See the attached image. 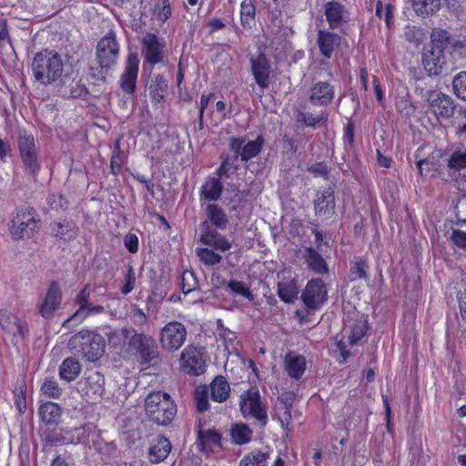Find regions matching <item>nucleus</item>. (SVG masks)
Listing matches in <instances>:
<instances>
[{
    "mask_svg": "<svg viewBox=\"0 0 466 466\" xmlns=\"http://www.w3.org/2000/svg\"><path fill=\"white\" fill-rule=\"evenodd\" d=\"M126 352L137 360L141 365H148L158 358V350L156 340L150 335L137 332L132 327H124L120 329Z\"/></svg>",
    "mask_w": 466,
    "mask_h": 466,
    "instance_id": "obj_1",
    "label": "nucleus"
},
{
    "mask_svg": "<svg viewBox=\"0 0 466 466\" xmlns=\"http://www.w3.org/2000/svg\"><path fill=\"white\" fill-rule=\"evenodd\" d=\"M32 73L35 81L49 86L62 80L64 63L61 56L54 51L45 49L36 53L32 62Z\"/></svg>",
    "mask_w": 466,
    "mask_h": 466,
    "instance_id": "obj_2",
    "label": "nucleus"
},
{
    "mask_svg": "<svg viewBox=\"0 0 466 466\" xmlns=\"http://www.w3.org/2000/svg\"><path fill=\"white\" fill-rule=\"evenodd\" d=\"M145 411L147 417L152 422L167 426L177 414V405L168 393L157 390L150 392L147 396Z\"/></svg>",
    "mask_w": 466,
    "mask_h": 466,
    "instance_id": "obj_3",
    "label": "nucleus"
},
{
    "mask_svg": "<svg viewBox=\"0 0 466 466\" xmlns=\"http://www.w3.org/2000/svg\"><path fill=\"white\" fill-rule=\"evenodd\" d=\"M68 348L73 354L94 362L103 356L105 340L100 334L84 329L70 338Z\"/></svg>",
    "mask_w": 466,
    "mask_h": 466,
    "instance_id": "obj_4",
    "label": "nucleus"
},
{
    "mask_svg": "<svg viewBox=\"0 0 466 466\" xmlns=\"http://www.w3.org/2000/svg\"><path fill=\"white\" fill-rule=\"evenodd\" d=\"M39 223V215L33 207H18L13 212L8 229L13 239H28L38 232Z\"/></svg>",
    "mask_w": 466,
    "mask_h": 466,
    "instance_id": "obj_5",
    "label": "nucleus"
},
{
    "mask_svg": "<svg viewBox=\"0 0 466 466\" xmlns=\"http://www.w3.org/2000/svg\"><path fill=\"white\" fill-rule=\"evenodd\" d=\"M301 300L306 312L297 310L296 316L300 322H309L310 319L308 316L319 309L328 300V289L325 282L319 278L310 279L302 291Z\"/></svg>",
    "mask_w": 466,
    "mask_h": 466,
    "instance_id": "obj_6",
    "label": "nucleus"
},
{
    "mask_svg": "<svg viewBox=\"0 0 466 466\" xmlns=\"http://www.w3.org/2000/svg\"><path fill=\"white\" fill-rule=\"evenodd\" d=\"M239 410L247 420H254L260 428H264L268 421L267 404L257 389L244 390L239 399Z\"/></svg>",
    "mask_w": 466,
    "mask_h": 466,
    "instance_id": "obj_7",
    "label": "nucleus"
},
{
    "mask_svg": "<svg viewBox=\"0 0 466 466\" xmlns=\"http://www.w3.org/2000/svg\"><path fill=\"white\" fill-rule=\"evenodd\" d=\"M369 323L363 316L357 314L356 318H348L344 322L342 338L337 343V348L343 358V361L350 356L349 347L358 344L367 334Z\"/></svg>",
    "mask_w": 466,
    "mask_h": 466,
    "instance_id": "obj_8",
    "label": "nucleus"
},
{
    "mask_svg": "<svg viewBox=\"0 0 466 466\" xmlns=\"http://www.w3.org/2000/svg\"><path fill=\"white\" fill-rule=\"evenodd\" d=\"M17 147L25 170L33 176L40 171L38 153L35 137L25 129L19 130L17 136Z\"/></svg>",
    "mask_w": 466,
    "mask_h": 466,
    "instance_id": "obj_9",
    "label": "nucleus"
},
{
    "mask_svg": "<svg viewBox=\"0 0 466 466\" xmlns=\"http://www.w3.org/2000/svg\"><path fill=\"white\" fill-rule=\"evenodd\" d=\"M166 43L155 33H147L141 39V56L144 65L153 68L165 58Z\"/></svg>",
    "mask_w": 466,
    "mask_h": 466,
    "instance_id": "obj_10",
    "label": "nucleus"
},
{
    "mask_svg": "<svg viewBox=\"0 0 466 466\" xmlns=\"http://www.w3.org/2000/svg\"><path fill=\"white\" fill-rule=\"evenodd\" d=\"M187 335V332L185 325L179 321L172 320L161 329L159 342L163 350L173 352L183 346Z\"/></svg>",
    "mask_w": 466,
    "mask_h": 466,
    "instance_id": "obj_11",
    "label": "nucleus"
},
{
    "mask_svg": "<svg viewBox=\"0 0 466 466\" xmlns=\"http://www.w3.org/2000/svg\"><path fill=\"white\" fill-rule=\"evenodd\" d=\"M139 64L140 60L137 53L129 52L118 80L119 88L128 96H133L137 91Z\"/></svg>",
    "mask_w": 466,
    "mask_h": 466,
    "instance_id": "obj_12",
    "label": "nucleus"
},
{
    "mask_svg": "<svg viewBox=\"0 0 466 466\" xmlns=\"http://www.w3.org/2000/svg\"><path fill=\"white\" fill-rule=\"evenodd\" d=\"M0 328L12 337L14 345L22 342L29 333L27 322L6 309H0Z\"/></svg>",
    "mask_w": 466,
    "mask_h": 466,
    "instance_id": "obj_13",
    "label": "nucleus"
},
{
    "mask_svg": "<svg viewBox=\"0 0 466 466\" xmlns=\"http://www.w3.org/2000/svg\"><path fill=\"white\" fill-rule=\"evenodd\" d=\"M119 55V44L115 34L109 33L104 35L97 43L96 60L101 67L107 71L117 60Z\"/></svg>",
    "mask_w": 466,
    "mask_h": 466,
    "instance_id": "obj_14",
    "label": "nucleus"
},
{
    "mask_svg": "<svg viewBox=\"0 0 466 466\" xmlns=\"http://www.w3.org/2000/svg\"><path fill=\"white\" fill-rule=\"evenodd\" d=\"M181 368L192 376H198L205 372V351L203 348L192 345L187 346L181 353Z\"/></svg>",
    "mask_w": 466,
    "mask_h": 466,
    "instance_id": "obj_15",
    "label": "nucleus"
},
{
    "mask_svg": "<svg viewBox=\"0 0 466 466\" xmlns=\"http://www.w3.org/2000/svg\"><path fill=\"white\" fill-rule=\"evenodd\" d=\"M250 71L256 84L263 91L270 85L271 79V61L268 56L259 52L256 56H252L249 59Z\"/></svg>",
    "mask_w": 466,
    "mask_h": 466,
    "instance_id": "obj_16",
    "label": "nucleus"
},
{
    "mask_svg": "<svg viewBox=\"0 0 466 466\" xmlns=\"http://www.w3.org/2000/svg\"><path fill=\"white\" fill-rule=\"evenodd\" d=\"M62 299L63 294L59 283L55 280L51 281L47 288L45 299L39 306V314L44 319H51L55 312L60 308Z\"/></svg>",
    "mask_w": 466,
    "mask_h": 466,
    "instance_id": "obj_17",
    "label": "nucleus"
},
{
    "mask_svg": "<svg viewBox=\"0 0 466 466\" xmlns=\"http://www.w3.org/2000/svg\"><path fill=\"white\" fill-rule=\"evenodd\" d=\"M341 35L330 29H319L317 34L316 45L319 54L326 59H330L341 45Z\"/></svg>",
    "mask_w": 466,
    "mask_h": 466,
    "instance_id": "obj_18",
    "label": "nucleus"
},
{
    "mask_svg": "<svg viewBox=\"0 0 466 466\" xmlns=\"http://www.w3.org/2000/svg\"><path fill=\"white\" fill-rule=\"evenodd\" d=\"M90 297V287L86 284L75 298V304L78 305V309L67 319V321H82L88 315L100 313L103 311V306H92L88 303Z\"/></svg>",
    "mask_w": 466,
    "mask_h": 466,
    "instance_id": "obj_19",
    "label": "nucleus"
},
{
    "mask_svg": "<svg viewBox=\"0 0 466 466\" xmlns=\"http://www.w3.org/2000/svg\"><path fill=\"white\" fill-rule=\"evenodd\" d=\"M324 15L330 30L339 29L349 21V12L345 5L339 1L327 2L324 5Z\"/></svg>",
    "mask_w": 466,
    "mask_h": 466,
    "instance_id": "obj_20",
    "label": "nucleus"
},
{
    "mask_svg": "<svg viewBox=\"0 0 466 466\" xmlns=\"http://www.w3.org/2000/svg\"><path fill=\"white\" fill-rule=\"evenodd\" d=\"M313 205L316 216L325 218H330L335 209L334 190L330 187L319 190Z\"/></svg>",
    "mask_w": 466,
    "mask_h": 466,
    "instance_id": "obj_21",
    "label": "nucleus"
},
{
    "mask_svg": "<svg viewBox=\"0 0 466 466\" xmlns=\"http://www.w3.org/2000/svg\"><path fill=\"white\" fill-rule=\"evenodd\" d=\"M335 97L334 86L327 81H319L309 89V101L314 106H328Z\"/></svg>",
    "mask_w": 466,
    "mask_h": 466,
    "instance_id": "obj_22",
    "label": "nucleus"
},
{
    "mask_svg": "<svg viewBox=\"0 0 466 466\" xmlns=\"http://www.w3.org/2000/svg\"><path fill=\"white\" fill-rule=\"evenodd\" d=\"M430 107L434 116L439 118H449L453 115V100L443 93H436L430 97Z\"/></svg>",
    "mask_w": 466,
    "mask_h": 466,
    "instance_id": "obj_23",
    "label": "nucleus"
},
{
    "mask_svg": "<svg viewBox=\"0 0 466 466\" xmlns=\"http://www.w3.org/2000/svg\"><path fill=\"white\" fill-rule=\"evenodd\" d=\"M224 191L223 181L215 176H208L199 188L200 201L216 202L222 197Z\"/></svg>",
    "mask_w": 466,
    "mask_h": 466,
    "instance_id": "obj_24",
    "label": "nucleus"
},
{
    "mask_svg": "<svg viewBox=\"0 0 466 466\" xmlns=\"http://www.w3.org/2000/svg\"><path fill=\"white\" fill-rule=\"evenodd\" d=\"M284 369L294 380H299L307 369V360L303 355L288 352L284 357Z\"/></svg>",
    "mask_w": 466,
    "mask_h": 466,
    "instance_id": "obj_25",
    "label": "nucleus"
},
{
    "mask_svg": "<svg viewBox=\"0 0 466 466\" xmlns=\"http://www.w3.org/2000/svg\"><path fill=\"white\" fill-rule=\"evenodd\" d=\"M200 241L202 244L221 252L228 251L232 247L231 242L225 236L209 228L201 230Z\"/></svg>",
    "mask_w": 466,
    "mask_h": 466,
    "instance_id": "obj_26",
    "label": "nucleus"
},
{
    "mask_svg": "<svg viewBox=\"0 0 466 466\" xmlns=\"http://www.w3.org/2000/svg\"><path fill=\"white\" fill-rule=\"evenodd\" d=\"M197 441L201 451H211L215 448L222 447V435L218 430L214 428L204 430L199 426Z\"/></svg>",
    "mask_w": 466,
    "mask_h": 466,
    "instance_id": "obj_27",
    "label": "nucleus"
},
{
    "mask_svg": "<svg viewBox=\"0 0 466 466\" xmlns=\"http://www.w3.org/2000/svg\"><path fill=\"white\" fill-rule=\"evenodd\" d=\"M170 441L163 435H157L151 442L148 450V458L153 463L163 461L171 451Z\"/></svg>",
    "mask_w": 466,
    "mask_h": 466,
    "instance_id": "obj_28",
    "label": "nucleus"
},
{
    "mask_svg": "<svg viewBox=\"0 0 466 466\" xmlns=\"http://www.w3.org/2000/svg\"><path fill=\"white\" fill-rule=\"evenodd\" d=\"M304 262L307 268L319 275H324L329 272L328 264L322 255L312 247L305 248L303 255Z\"/></svg>",
    "mask_w": 466,
    "mask_h": 466,
    "instance_id": "obj_29",
    "label": "nucleus"
},
{
    "mask_svg": "<svg viewBox=\"0 0 466 466\" xmlns=\"http://www.w3.org/2000/svg\"><path fill=\"white\" fill-rule=\"evenodd\" d=\"M208 389L210 398L215 402L222 403L229 398L230 386L222 375L216 376Z\"/></svg>",
    "mask_w": 466,
    "mask_h": 466,
    "instance_id": "obj_30",
    "label": "nucleus"
},
{
    "mask_svg": "<svg viewBox=\"0 0 466 466\" xmlns=\"http://www.w3.org/2000/svg\"><path fill=\"white\" fill-rule=\"evenodd\" d=\"M61 415L62 408L57 403L46 401L39 406V417L43 424H59Z\"/></svg>",
    "mask_w": 466,
    "mask_h": 466,
    "instance_id": "obj_31",
    "label": "nucleus"
},
{
    "mask_svg": "<svg viewBox=\"0 0 466 466\" xmlns=\"http://www.w3.org/2000/svg\"><path fill=\"white\" fill-rule=\"evenodd\" d=\"M59 424H43L39 430V436L46 446H54L62 444L65 441L63 431L58 427Z\"/></svg>",
    "mask_w": 466,
    "mask_h": 466,
    "instance_id": "obj_32",
    "label": "nucleus"
},
{
    "mask_svg": "<svg viewBox=\"0 0 466 466\" xmlns=\"http://www.w3.org/2000/svg\"><path fill=\"white\" fill-rule=\"evenodd\" d=\"M206 215L211 225L218 229H225L228 224V218L225 210L216 203H209L205 208Z\"/></svg>",
    "mask_w": 466,
    "mask_h": 466,
    "instance_id": "obj_33",
    "label": "nucleus"
},
{
    "mask_svg": "<svg viewBox=\"0 0 466 466\" xmlns=\"http://www.w3.org/2000/svg\"><path fill=\"white\" fill-rule=\"evenodd\" d=\"M253 431L244 422H238L231 425L230 440L235 445L242 446L251 441Z\"/></svg>",
    "mask_w": 466,
    "mask_h": 466,
    "instance_id": "obj_34",
    "label": "nucleus"
},
{
    "mask_svg": "<svg viewBox=\"0 0 466 466\" xmlns=\"http://www.w3.org/2000/svg\"><path fill=\"white\" fill-rule=\"evenodd\" d=\"M410 3L415 14L421 17L435 15L441 6V0H410Z\"/></svg>",
    "mask_w": 466,
    "mask_h": 466,
    "instance_id": "obj_35",
    "label": "nucleus"
},
{
    "mask_svg": "<svg viewBox=\"0 0 466 466\" xmlns=\"http://www.w3.org/2000/svg\"><path fill=\"white\" fill-rule=\"evenodd\" d=\"M299 287L297 280L282 279L278 283V296L285 303L294 302L299 295Z\"/></svg>",
    "mask_w": 466,
    "mask_h": 466,
    "instance_id": "obj_36",
    "label": "nucleus"
},
{
    "mask_svg": "<svg viewBox=\"0 0 466 466\" xmlns=\"http://www.w3.org/2000/svg\"><path fill=\"white\" fill-rule=\"evenodd\" d=\"M167 92V82L163 75H157L149 86L151 102L154 105L164 102Z\"/></svg>",
    "mask_w": 466,
    "mask_h": 466,
    "instance_id": "obj_37",
    "label": "nucleus"
},
{
    "mask_svg": "<svg viewBox=\"0 0 466 466\" xmlns=\"http://www.w3.org/2000/svg\"><path fill=\"white\" fill-rule=\"evenodd\" d=\"M81 372V365L74 358H66L59 366V377L67 382L75 380Z\"/></svg>",
    "mask_w": 466,
    "mask_h": 466,
    "instance_id": "obj_38",
    "label": "nucleus"
},
{
    "mask_svg": "<svg viewBox=\"0 0 466 466\" xmlns=\"http://www.w3.org/2000/svg\"><path fill=\"white\" fill-rule=\"evenodd\" d=\"M27 386L25 378H18L15 383L13 390L14 402L19 414L25 413L27 410L26 404Z\"/></svg>",
    "mask_w": 466,
    "mask_h": 466,
    "instance_id": "obj_39",
    "label": "nucleus"
},
{
    "mask_svg": "<svg viewBox=\"0 0 466 466\" xmlns=\"http://www.w3.org/2000/svg\"><path fill=\"white\" fill-rule=\"evenodd\" d=\"M443 46V41H441V45L437 46L438 55L436 57H433L434 51L431 52V56L425 55L424 67L430 75H440L441 73L442 64H444V56L441 55Z\"/></svg>",
    "mask_w": 466,
    "mask_h": 466,
    "instance_id": "obj_40",
    "label": "nucleus"
},
{
    "mask_svg": "<svg viewBox=\"0 0 466 466\" xmlns=\"http://www.w3.org/2000/svg\"><path fill=\"white\" fill-rule=\"evenodd\" d=\"M265 139L262 135H258L256 139L249 140L246 143L240 152V158L244 162L256 157L262 151Z\"/></svg>",
    "mask_w": 466,
    "mask_h": 466,
    "instance_id": "obj_41",
    "label": "nucleus"
},
{
    "mask_svg": "<svg viewBox=\"0 0 466 466\" xmlns=\"http://www.w3.org/2000/svg\"><path fill=\"white\" fill-rule=\"evenodd\" d=\"M269 455L259 450L252 451L243 456L238 466H268Z\"/></svg>",
    "mask_w": 466,
    "mask_h": 466,
    "instance_id": "obj_42",
    "label": "nucleus"
},
{
    "mask_svg": "<svg viewBox=\"0 0 466 466\" xmlns=\"http://www.w3.org/2000/svg\"><path fill=\"white\" fill-rule=\"evenodd\" d=\"M125 164V157L120 148V139L118 138L113 147L110 157V170L114 176H118L122 172Z\"/></svg>",
    "mask_w": 466,
    "mask_h": 466,
    "instance_id": "obj_43",
    "label": "nucleus"
},
{
    "mask_svg": "<svg viewBox=\"0 0 466 466\" xmlns=\"http://www.w3.org/2000/svg\"><path fill=\"white\" fill-rule=\"evenodd\" d=\"M170 0H157L153 7V15L161 24L166 23L172 16Z\"/></svg>",
    "mask_w": 466,
    "mask_h": 466,
    "instance_id": "obj_44",
    "label": "nucleus"
},
{
    "mask_svg": "<svg viewBox=\"0 0 466 466\" xmlns=\"http://www.w3.org/2000/svg\"><path fill=\"white\" fill-rule=\"evenodd\" d=\"M256 7L252 0H243L240 5V23L243 27H250L255 21Z\"/></svg>",
    "mask_w": 466,
    "mask_h": 466,
    "instance_id": "obj_45",
    "label": "nucleus"
},
{
    "mask_svg": "<svg viewBox=\"0 0 466 466\" xmlns=\"http://www.w3.org/2000/svg\"><path fill=\"white\" fill-rule=\"evenodd\" d=\"M238 170V166L234 165L231 158L227 156L224 157L219 165V167L213 173V176L216 177H219V180L223 181L229 178L232 175H234Z\"/></svg>",
    "mask_w": 466,
    "mask_h": 466,
    "instance_id": "obj_46",
    "label": "nucleus"
},
{
    "mask_svg": "<svg viewBox=\"0 0 466 466\" xmlns=\"http://www.w3.org/2000/svg\"><path fill=\"white\" fill-rule=\"evenodd\" d=\"M209 389L207 385H200L196 388L194 392V399L197 405V410L199 412H205L209 410L208 401Z\"/></svg>",
    "mask_w": 466,
    "mask_h": 466,
    "instance_id": "obj_47",
    "label": "nucleus"
},
{
    "mask_svg": "<svg viewBox=\"0 0 466 466\" xmlns=\"http://www.w3.org/2000/svg\"><path fill=\"white\" fill-rule=\"evenodd\" d=\"M368 262L365 258H359L353 261L350 268V278L351 281L367 279Z\"/></svg>",
    "mask_w": 466,
    "mask_h": 466,
    "instance_id": "obj_48",
    "label": "nucleus"
},
{
    "mask_svg": "<svg viewBox=\"0 0 466 466\" xmlns=\"http://www.w3.org/2000/svg\"><path fill=\"white\" fill-rule=\"evenodd\" d=\"M197 256L206 266H215L221 262L222 257L208 248H198Z\"/></svg>",
    "mask_w": 466,
    "mask_h": 466,
    "instance_id": "obj_49",
    "label": "nucleus"
},
{
    "mask_svg": "<svg viewBox=\"0 0 466 466\" xmlns=\"http://www.w3.org/2000/svg\"><path fill=\"white\" fill-rule=\"evenodd\" d=\"M42 394L50 399H59L62 395V389L54 378H46L41 385Z\"/></svg>",
    "mask_w": 466,
    "mask_h": 466,
    "instance_id": "obj_50",
    "label": "nucleus"
},
{
    "mask_svg": "<svg viewBox=\"0 0 466 466\" xmlns=\"http://www.w3.org/2000/svg\"><path fill=\"white\" fill-rule=\"evenodd\" d=\"M136 272L131 265L127 267V270L120 283V292L122 295H128L136 286Z\"/></svg>",
    "mask_w": 466,
    "mask_h": 466,
    "instance_id": "obj_51",
    "label": "nucleus"
},
{
    "mask_svg": "<svg viewBox=\"0 0 466 466\" xmlns=\"http://www.w3.org/2000/svg\"><path fill=\"white\" fill-rule=\"evenodd\" d=\"M180 280L181 291L185 295L189 294L191 291L197 289L198 287V279L195 273L191 270L183 271L180 277Z\"/></svg>",
    "mask_w": 466,
    "mask_h": 466,
    "instance_id": "obj_52",
    "label": "nucleus"
},
{
    "mask_svg": "<svg viewBox=\"0 0 466 466\" xmlns=\"http://www.w3.org/2000/svg\"><path fill=\"white\" fill-rule=\"evenodd\" d=\"M394 9L395 6L390 3L384 5L380 0L376 3V15L380 19L383 18L389 28L392 24Z\"/></svg>",
    "mask_w": 466,
    "mask_h": 466,
    "instance_id": "obj_53",
    "label": "nucleus"
},
{
    "mask_svg": "<svg viewBox=\"0 0 466 466\" xmlns=\"http://www.w3.org/2000/svg\"><path fill=\"white\" fill-rule=\"evenodd\" d=\"M51 233L54 237L59 238H65L66 236L69 235L73 231V225L70 221H53L49 225Z\"/></svg>",
    "mask_w": 466,
    "mask_h": 466,
    "instance_id": "obj_54",
    "label": "nucleus"
},
{
    "mask_svg": "<svg viewBox=\"0 0 466 466\" xmlns=\"http://www.w3.org/2000/svg\"><path fill=\"white\" fill-rule=\"evenodd\" d=\"M452 87L457 97L466 100V71H461L454 76Z\"/></svg>",
    "mask_w": 466,
    "mask_h": 466,
    "instance_id": "obj_55",
    "label": "nucleus"
},
{
    "mask_svg": "<svg viewBox=\"0 0 466 466\" xmlns=\"http://www.w3.org/2000/svg\"><path fill=\"white\" fill-rule=\"evenodd\" d=\"M448 167L451 169H464L466 168V150L464 152L454 151L449 160Z\"/></svg>",
    "mask_w": 466,
    "mask_h": 466,
    "instance_id": "obj_56",
    "label": "nucleus"
},
{
    "mask_svg": "<svg viewBox=\"0 0 466 466\" xmlns=\"http://www.w3.org/2000/svg\"><path fill=\"white\" fill-rule=\"evenodd\" d=\"M228 289L235 294H238L247 299H252L253 295L248 287L242 281L231 279L228 283Z\"/></svg>",
    "mask_w": 466,
    "mask_h": 466,
    "instance_id": "obj_57",
    "label": "nucleus"
},
{
    "mask_svg": "<svg viewBox=\"0 0 466 466\" xmlns=\"http://www.w3.org/2000/svg\"><path fill=\"white\" fill-rule=\"evenodd\" d=\"M328 120V115L322 114L320 116H313L312 114H300L299 121H301L306 127H315L318 124L323 122L326 123Z\"/></svg>",
    "mask_w": 466,
    "mask_h": 466,
    "instance_id": "obj_58",
    "label": "nucleus"
},
{
    "mask_svg": "<svg viewBox=\"0 0 466 466\" xmlns=\"http://www.w3.org/2000/svg\"><path fill=\"white\" fill-rule=\"evenodd\" d=\"M125 248L131 254H136L139 249L138 237L134 233H127L123 239Z\"/></svg>",
    "mask_w": 466,
    "mask_h": 466,
    "instance_id": "obj_59",
    "label": "nucleus"
},
{
    "mask_svg": "<svg viewBox=\"0 0 466 466\" xmlns=\"http://www.w3.org/2000/svg\"><path fill=\"white\" fill-rule=\"evenodd\" d=\"M279 420L281 427L290 431H292V415H291V405L285 404L283 411L279 415Z\"/></svg>",
    "mask_w": 466,
    "mask_h": 466,
    "instance_id": "obj_60",
    "label": "nucleus"
},
{
    "mask_svg": "<svg viewBox=\"0 0 466 466\" xmlns=\"http://www.w3.org/2000/svg\"><path fill=\"white\" fill-rule=\"evenodd\" d=\"M397 110L405 115H410L413 110V105L408 96H402L396 102Z\"/></svg>",
    "mask_w": 466,
    "mask_h": 466,
    "instance_id": "obj_61",
    "label": "nucleus"
},
{
    "mask_svg": "<svg viewBox=\"0 0 466 466\" xmlns=\"http://www.w3.org/2000/svg\"><path fill=\"white\" fill-rule=\"evenodd\" d=\"M354 129L355 124L351 119H349L347 124L344 127V132L342 139L344 143H347L349 146H352L354 142Z\"/></svg>",
    "mask_w": 466,
    "mask_h": 466,
    "instance_id": "obj_62",
    "label": "nucleus"
},
{
    "mask_svg": "<svg viewBox=\"0 0 466 466\" xmlns=\"http://www.w3.org/2000/svg\"><path fill=\"white\" fill-rule=\"evenodd\" d=\"M372 85L377 101L382 106H385L384 90L380 85V82L376 76H372Z\"/></svg>",
    "mask_w": 466,
    "mask_h": 466,
    "instance_id": "obj_63",
    "label": "nucleus"
},
{
    "mask_svg": "<svg viewBox=\"0 0 466 466\" xmlns=\"http://www.w3.org/2000/svg\"><path fill=\"white\" fill-rule=\"evenodd\" d=\"M225 26L226 24L223 22L221 18L218 17H214L210 19L207 24L209 35H212L219 30H222L223 28H225Z\"/></svg>",
    "mask_w": 466,
    "mask_h": 466,
    "instance_id": "obj_64",
    "label": "nucleus"
}]
</instances>
